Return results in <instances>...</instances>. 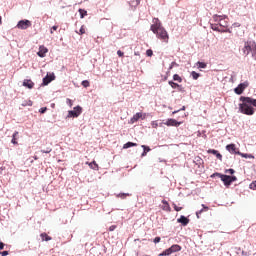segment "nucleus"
<instances>
[{
    "label": "nucleus",
    "instance_id": "ddd939ff",
    "mask_svg": "<svg viewBox=\"0 0 256 256\" xmlns=\"http://www.w3.org/2000/svg\"><path fill=\"white\" fill-rule=\"evenodd\" d=\"M55 79V75H49L47 74L44 78H43V85H49L51 83V81H53Z\"/></svg>",
    "mask_w": 256,
    "mask_h": 256
},
{
    "label": "nucleus",
    "instance_id": "a211bd4d",
    "mask_svg": "<svg viewBox=\"0 0 256 256\" xmlns=\"http://www.w3.org/2000/svg\"><path fill=\"white\" fill-rule=\"evenodd\" d=\"M162 203H163V206H162L163 211L171 212V206L169 205V202H167V200H162Z\"/></svg>",
    "mask_w": 256,
    "mask_h": 256
},
{
    "label": "nucleus",
    "instance_id": "393cba45",
    "mask_svg": "<svg viewBox=\"0 0 256 256\" xmlns=\"http://www.w3.org/2000/svg\"><path fill=\"white\" fill-rule=\"evenodd\" d=\"M173 81H178V83H182L183 78H181V76H179V74H174L173 75Z\"/></svg>",
    "mask_w": 256,
    "mask_h": 256
},
{
    "label": "nucleus",
    "instance_id": "4d7b16f0",
    "mask_svg": "<svg viewBox=\"0 0 256 256\" xmlns=\"http://www.w3.org/2000/svg\"><path fill=\"white\" fill-rule=\"evenodd\" d=\"M181 111H185V106L182 107Z\"/></svg>",
    "mask_w": 256,
    "mask_h": 256
},
{
    "label": "nucleus",
    "instance_id": "79ce46f5",
    "mask_svg": "<svg viewBox=\"0 0 256 256\" xmlns=\"http://www.w3.org/2000/svg\"><path fill=\"white\" fill-rule=\"evenodd\" d=\"M117 55H118L119 57H123V56L125 55V53H123V51H121V50H118V51H117Z\"/></svg>",
    "mask_w": 256,
    "mask_h": 256
},
{
    "label": "nucleus",
    "instance_id": "f704fd0d",
    "mask_svg": "<svg viewBox=\"0 0 256 256\" xmlns=\"http://www.w3.org/2000/svg\"><path fill=\"white\" fill-rule=\"evenodd\" d=\"M218 25L220 29H226L225 27H227V22H224V23L219 22Z\"/></svg>",
    "mask_w": 256,
    "mask_h": 256
},
{
    "label": "nucleus",
    "instance_id": "c03bdc74",
    "mask_svg": "<svg viewBox=\"0 0 256 256\" xmlns=\"http://www.w3.org/2000/svg\"><path fill=\"white\" fill-rule=\"evenodd\" d=\"M230 181H231V183L237 181V177L236 176H230Z\"/></svg>",
    "mask_w": 256,
    "mask_h": 256
},
{
    "label": "nucleus",
    "instance_id": "c756f323",
    "mask_svg": "<svg viewBox=\"0 0 256 256\" xmlns=\"http://www.w3.org/2000/svg\"><path fill=\"white\" fill-rule=\"evenodd\" d=\"M90 85H91V83H90L88 80H83V81H82V86H83V87L87 88V87H89Z\"/></svg>",
    "mask_w": 256,
    "mask_h": 256
},
{
    "label": "nucleus",
    "instance_id": "37998d69",
    "mask_svg": "<svg viewBox=\"0 0 256 256\" xmlns=\"http://www.w3.org/2000/svg\"><path fill=\"white\" fill-rule=\"evenodd\" d=\"M226 173H229L230 175H233L235 173L234 169H228L226 170Z\"/></svg>",
    "mask_w": 256,
    "mask_h": 256
},
{
    "label": "nucleus",
    "instance_id": "9b49d317",
    "mask_svg": "<svg viewBox=\"0 0 256 256\" xmlns=\"http://www.w3.org/2000/svg\"><path fill=\"white\" fill-rule=\"evenodd\" d=\"M211 29L213 31H218L219 33H231V31H229V29L221 28V26H219V24H212Z\"/></svg>",
    "mask_w": 256,
    "mask_h": 256
},
{
    "label": "nucleus",
    "instance_id": "de8ad7c7",
    "mask_svg": "<svg viewBox=\"0 0 256 256\" xmlns=\"http://www.w3.org/2000/svg\"><path fill=\"white\" fill-rule=\"evenodd\" d=\"M220 17H221V16L215 15V16H213V19H214V21H221Z\"/></svg>",
    "mask_w": 256,
    "mask_h": 256
},
{
    "label": "nucleus",
    "instance_id": "f03ea898",
    "mask_svg": "<svg viewBox=\"0 0 256 256\" xmlns=\"http://www.w3.org/2000/svg\"><path fill=\"white\" fill-rule=\"evenodd\" d=\"M240 101L242 102L239 104V110L243 113V115H254L256 107V99L251 97L241 96Z\"/></svg>",
    "mask_w": 256,
    "mask_h": 256
},
{
    "label": "nucleus",
    "instance_id": "aec40b11",
    "mask_svg": "<svg viewBox=\"0 0 256 256\" xmlns=\"http://www.w3.org/2000/svg\"><path fill=\"white\" fill-rule=\"evenodd\" d=\"M237 155H240V157H243L244 159H255V156H253L252 154H245V153H241V152H236Z\"/></svg>",
    "mask_w": 256,
    "mask_h": 256
},
{
    "label": "nucleus",
    "instance_id": "6e6552de",
    "mask_svg": "<svg viewBox=\"0 0 256 256\" xmlns=\"http://www.w3.org/2000/svg\"><path fill=\"white\" fill-rule=\"evenodd\" d=\"M31 27V21L29 20H21L17 24L18 29H29Z\"/></svg>",
    "mask_w": 256,
    "mask_h": 256
},
{
    "label": "nucleus",
    "instance_id": "5fc2aeb1",
    "mask_svg": "<svg viewBox=\"0 0 256 256\" xmlns=\"http://www.w3.org/2000/svg\"><path fill=\"white\" fill-rule=\"evenodd\" d=\"M67 101H68L70 106L73 105V103L71 102V99H67Z\"/></svg>",
    "mask_w": 256,
    "mask_h": 256
},
{
    "label": "nucleus",
    "instance_id": "4be33fe9",
    "mask_svg": "<svg viewBox=\"0 0 256 256\" xmlns=\"http://www.w3.org/2000/svg\"><path fill=\"white\" fill-rule=\"evenodd\" d=\"M116 197H118V199H127V197H131V194L129 193H119L116 195Z\"/></svg>",
    "mask_w": 256,
    "mask_h": 256
},
{
    "label": "nucleus",
    "instance_id": "a19ab883",
    "mask_svg": "<svg viewBox=\"0 0 256 256\" xmlns=\"http://www.w3.org/2000/svg\"><path fill=\"white\" fill-rule=\"evenodd\" d=\"M216 157H217V159H219V161H223V155H221V153H217L216 154Z\"/></svg>",
    "mask_w": 256,
    "mask_h": 256
},
{
    "label": "nucleus",
    "instance_id": "bb28decb",
    "mask_svg": "<svg viewBox=\"0 0 256 256\" xmlns=\"http://www.w3.org/2000/svg\"><path fill=\"white\" fill-rule=\"evenodd\" d=\"M17 135H19V132H14V134H13V138H12V141H11V143H13V145H17Z\"/></svg>",
    "mask_w": 256,
    "mask_h": 256
},
{
    "label": "nucleus",
    "instance_id": "6ab92c4d",
    "mask_svg": "<svg viewBox=\"0 0 256 256\" xmlns=\"http://www.w3.org/2000/svg\"><path fill=\"white\" fill-rule=\"evenodd\" d=\"M168 85H170V87H172V89H178L179 91H182L181 85H179L173 81H169Z\"/></svg>",
    "mask_w": 256,
    "mask_h": 256
},
{
    "label": "nucleus",
    "instance_id": "2eb2a0df",
    "mask_svg": "<svg viewBox=\"0 0 256 256\" xmlns=\"http://www.w3.org/2000/svg\"><path fill=\"white\" fill-rule=\"evenodd\" d=\"M23 87H27V89H33V87H35V83L30 79H25L23 81Z\"/></svg>",
    "mask_w": 256,
    "mask_h": 256
},
{
    "label": "nucleus",
    "instance_id": "4468645a",
    "mask_svg": "<svg viewBox=\"0 0 256 256\" xmlns=\"http://www.w3.org/2000/svg\"><path fill=\"white\" fill-rule=\"evenodd\" d=\"M177 223H181L183 227H187V225H189V218L185 216H180V218L177 219Z\"/></svg>",
    "mask_w": 256,
    "mask_h": 256
},
{
    "label": "nucleus",
    "instance_id": "8fccbe9b",
    "mask_svg": "<svg viewBox=\"0 0 256 256\" xmlns=\"http://www.w3.org/2000/svg\"><path fill=\"white\" fill-rule=\"evenodd\" d=\"M5 249V244L3 242H0V251H3Z\"/></svg>",
    "mask_w": 256,
    "mask_h": 256
},
{
    "label": "nucleus",
    "instance_id": "473e14b6",
    "mask_svg": "<svg viewBox=\"0 0 256 256\" xmlns=\"http://www.w3.org/2000/svg\"><path fill=\"white\" fill-rule=\"evenodd\" d=\"M172 205H173V207H174V210H176L177 212L183 210V207H179V206H177V204H175V203H173Z\"/></svg>",
    "mask_w": 256,
    "mask_h": 256
},
{
    "label": "nucleus",
    "instance_id": "f8f14e48",
    "mask_svg": "<svg viewBox=\"0 0 256 256\" xmlns=\"http://www.w3.org/2000/svg\"><path fill=\"white\" fill-rule=\"evenodd\" d=\"M48 52H49V49H47V47L40 46L37 55L38 57H45V55H47Z\"/></svg>",
    "mask_w": 256,
    "mask_h": 256
},
{
    "label": "nucleus",
    "instance_id": "09e8293b",
    "mask_svg": "<svg viewBox=\"0 0 256 256\" xmlns=\"http://www.w3.org/2000/svg\"><path fill=\"white\" fill-rule=\"evenodd\" d=\"M115 229H117V226L115 225H112L109 227V231H115Z\"/></svg>",
    "mask_w": 256,
    "mask_h": 256
},
{
    "label": "nucleus",
    "instance_id": "423d86ee",
    "mask_svg": "<svg viewBox=\"0 0 256 256\" xmlns=\"http://www.w3.org/2000/svg\"><path fill=\"white\" fill-rule=\"evenodd\" d=\"M249 87V82L246 81L244 83H240L238 85V87H236L234 89V93H236V95H242L243 91H245V89H247Z\"/></svg>",
    "mask_w": 256,
    "mask_h": 256
},
{
    "label": "nucleus",
    "instance_id": "6e6d98bb",
    "mask_svg": "<svg viewBox=\"0 0 256 256\" xmlns=\"http://www.w3.org/2000/svg\"><path fill=\"white\" fill-rule=\"evenodd\" d=\"M3 23V21H2V18H1V16H0V25Z\"/></svg>",
    "mask_w": 256,
    "mask_h": 256
},
{
    "label": "nucleus",
    "instance_id": "7ed1b4c3",
    "mask_svg": "<svg viewBox=\"0 0 256 256\" xmlns=\"http://www.w3.org/2000/svg\"><path fill=\"white\" fill-rule=\"evenodd\" d=\"M244 55H249L251 53L253 59L256 60V43L255 41H246L242 49Z\"/></svg>",
    "mask_w": 256,
    "mask_h": 256
},
{
    "label": "nucleus",
    "instance_id": "9d476101",
    "mask_svg": "<svg viewBox=\"0 0 256 256\" xmlns=\"http://www.w3.org/2000/svg\"><path fill=\"white\" fill-rule=\"evenodd\" d=\"M164 125H166L167 127H179V125H181V122L170 118L166 122H164Z\"/></svg>",
    "mask_w": 256,
    "mask_h": 256
},
{
    "label": "nucleus",
    "instance_id": "e433bc0d",
    "mask_svg": "<svg viewBox=\"0 0 256 256\" xmlns=\"http://www.w3.org/2000/svg\"><path fill=\"white\" fill-rule=\"evenodd\" d=\"M79 35H85V26H81L79 30Z\"/></svg>",
    "mask_w": 256,
    "mask_h": 256
},
{
    "label": "nucleus",
    "instance_id": "f257e3e1",
    "mask_svg": "<svg viewBox=\"0 0 256 256\" xmlns=\"http://www.w3.org/2000/svg\"><path fill=\"white\" fill-rule=\"evenodd\" d=\"M152 23L150 30L156 35L157 39H160V41L164 43H169V33H167V30L163 27L161 20H159V18H153Z\"/></svg>",
    "mask_w": 256,
    "mask_h": 256
},
{
    "label": "nucleus",
    "instance_id": "c9c22d12",
    "mask_svg": "<svg viewBox=\"0 0 256 256\" xmlns=\"http://www.w3.org/2000/svg\"><path fill=\"white\" fill-rule=\"evenodd\" d=\"M146 55H147V57H153V50L148 49V50L146 51Z\"/></svg>",
    "mask_w": 256,
    "mask_h": 256
},
{
    "label": "nucleus",
    "instance_id": "72a5a7b5",
    "mask_svg": "<svg viewBox=\"0 0 256 256\" xmlns=\"http://www.w3.org/2000/svg\"><path fill=\"white\" fill-rule=\"evenodd\" d=\"M208 153H210L211 155H217L219 153V151H217L215 149H209Z\"/></svg>",
    "mask_w": 256,
    "mask_h": 256
},
{
    "label": "nucleus",
    "instance_id": "49530a36",
    "mask_svg": "<svg viewBox=\"0 0 256 256\" xmlns=\"http://www.w3.org/2000/svg\"><path fill=\"white\" fill-rule=\"evenodd\" d=\"M0 255L1 256H7V255H9V251L0 252Z\"/></svg>",
    "mask_w": 256,
    "mask_h": 256
},
{
    "label": "nucleus",
    "instance_id": "13d9d810",
    "mask_svg": "<svg viewBox=\"0 0 256 256\" xmlns=\"http://www.w3.org/2000/svg\"><path fill=\"white\" fill-rule=\"evenodd\" d=\"M175 113H179V111H174L173 114L175 115Z\"/></svg>",
    "mask_w": 256,
    "mask_h": 256
},
{
    "label": "nucleus",
    "instance_id": "3c124183",
    "mask_svg": "<svg viewBox=\"0 0 256 256\" xmlns=\"http://www.w3.org/2000/svg\"><path fill=\"white\" fill-rule=\"evenodd\" d=\"M47 111V107L41 108L40 113H45Z\"/></svg>",
    "mask_w": 256,
    "mask_h": 256
},
{
    "label": "nucleus",
    "instance_id": "4c0bfd02",
    "mask_svg": "<svg viewBox=\"0 0 256 256\" xmlns=\"http://www.w3.org/2000/svg\"><path fill=\"white\" fill-rule=\"evenodd\" d=\"M142 148L144 151H146V153H149V151H151V148H149V146L142 145Z\"/></svg>",
    "mask_w": 256,
    "mask_h": 256
},
{
    "label": "nucleus",
    "instance_id": "dca6fc26",
    "mask_svg": "<svg viewBox=\"0 0 256 256\" xmlns=\"http://www.w3.org/2000/svg\"><path fill=\"white\" fill-rule=\"evenodd\" d=\"M227 151H229V153H234L235 155H237V153L239 151H237V147L235 146V144H229L226 146Z\"/></svg>",
    "mask_w": 256,
    "mask_h": 256
},
{
    "label": "nucleus",
    "instance_id": "412c9836",
    "mask_svg": "<svg viewBox=\"0 0 256 256\" xmlns=\"http://www.w3.org/2000/svg\"><path fill=\"white\" fill-rule=\"evenodd\" d=\"M202 207H203V209H201L200 211L196 212L197 219H199V217H200L199 215H201V213H203V211H205V212L209 211V207L205 206V204H202Z\"/></svg>",
    "mask_w": 256,
    "mask_h": 256
},
{
    "label": "nucleus",
    "instance_id": "39448f33",
    "mask_svg": "<svg viewBox=\"0 0 256 256\" xmlns=\"http://www.w3.org/2000/svg\"><path fill=\"white\" fill-rule=\"evenodd\" d=\"M215 175L217 177H220L221 181H223L224 185L226 187H229V185H231V176L229 175H223V174H219V173H215L213 174L211 177H215Z\"/></svg>",
    "mask_w": 256,
    "mask_h": 256
},
{
    "label": "nucleus",
    "instance_id": "ea45409f",
    "mask_svg": "<svg viewBox=\"0 0 256 256\" xmlns=\"http://www.w3.org/2000/svg\"><path fill=\"white\" fill-rule=\"evenodd\" d=\"M53 151L52 148H47L46 150H41V153H51Z\"/></svg>",
    "mask_w": 256,
    "mask_h": 256
},
{
    "label": "nucleus",
    "instance_id": "5701e85b",
    "mask_svg": "<svg viewBox=\"0 0 256 256\" xmlns=\"http://www.w3.org/2000/svg\"><path fill=\"white\" fill-rule=\"evenodd\" d=\"M40 237L42 239V241H51V236L47 235V233H42L40 234Z\"/></svg>",
    "mask_w": 256,
    "mask_h": 256
},
{
    "label": "nucleus",
    "instance_id": "864d4df0",
    "mask_svg": "<svg viewBox=\"0 0 256 256\" xmlns=\"http://www.w3.org/2000/svg\"><path fill=\"white\" fill-rule=\"evenodd\" d=\"M196 161H197L198 163H201L202 160H201V158L197 157V158H196Z\"/></svg>",
    "mask_w": 256,
    "mask_h": 256
},
{
    "label": "nucleus",
    "instance_id": "603ef678",
    "mask_svg": "<svg viewBox=\"0 0 256 256\" xmlns=\"http://www.w3.org/2000/svg\"><path fill=\"white\" fill-rule=\"evenodd\" d=\"M145 155H147V151H143V153H142V157H145Z\"/></svg>",
    "mask_w": 256,
    "mask_h": 256
},
{
    "label": "nucleus",
    "instance_id": "20e7f679",
    "mask_svg": "<svg viewBox=\"0 0 256 256\" xmlns=\"http://www.w3.org/2000/svg\"><path fill=\"white\" fill-rule=\"evenodd\" d=\"M181 250V246L174 244L172 245L170 248L164 250L160 256H167V255H171L172 253H177V251Z\"/></svg>",
    "mask_w": 256,
    "mask_h": 256
},
{
    "label": "nucleus",
    "instance_id": "58836bf2",
    "mask_svg": "<svg viewBox=\"0 0 256 256\" xmlns=\"http://www.w3.org/2000/svg\"><path fill=\"white\" fill-rule=\"evenodd\" d=\"M59 29V26H53L50 30L51 35H53V31H57Z\"/></svg>",
    "mask_w": 256,
    "mask_h": 256
},
{
    "label": "nucleus",
    "instance_id": "0eeeda50",
    "mask_svg": "<svg viewBox=\"0 0 256 256\" xmlns=\"http://www.w3.org/2000/svg\"><path fill=\"white\" fill-rule=\"evenodd\" d=\"M81 113H83V108H81V106H76L73 110L68 112V117H79Z\"/></svg>",
    "mask_w": 256,
    "mask_h": 256
},
{
    "label": "nucleus",
    "instance_id": "2f4dec72",
    "mask_svg": "<svg viewBox=\"0 0 256 256\" xmlns=\"http://www.w3.org/2000/svg\"><path fill=\"white\" fill-rule=\"evenodd\" d=\"M249 188L252 189L253 191H256V180L249 185Z\"/></svg>",
    "mask_w": 256,
    "mask_h": 256
},
{
    "label": "nucleus",
    "instance_id": "b1692460",
    "mask_svg": "<svg viewBox=\"0 0 256 256\" xmlns=\"http://www.w3.org/2000/svg\"><path fill=\"white\" fill-rule=\"evenodd\" d=\"M129 147H137V143L127 142L124 144L123 149H129Z\"/></svg>",
    "mask_w": 256,
    "mask_h": 256
},
{
    "label": "nucleus",
    "instance_id": "cd10ccee",
    "mask_svg": "<svg viewBox=\"0 0 256 256\" xmlns=\"http://www.w3.org/2000/svg\"><path fill=\"white\" fill-rule=\"evenodd\" d=\"M191 76H192V78H193L194 80H197V79H199V77H201V74H199V73H197V72H195V71H192V72H191Z\"/></svg>",
    "mask_w": 256,
    "mask_h": 256
},
{
    "label": "nucleus",
    "instance_id": "7c9ffc66",
    "mask_svg": "<svg viewBox=\"0 0 256 256\" xmlns=\"http://www.w3.org/2000/svg\"><path fill=\"white\" fill-rule=\"evenodd\" d=\"M151 127H152V129H157V127H159V123L157 121H152Z\"/></svg>",
    "mask_w": 256,
    "mask_h": 256
},
{
    "label": "nucleus",
    "instance_id": "c85d7f7f",
    "mask_svg": "<svg viewBox=\"0 0 256 256\" xmlns=\"http://www.w3.org/2000/svg\"><path fill=\"white\" fill-rule=\"evenodd\" d=\"M79 13H80L81 19H83L85 17V15H87V11H85L83 9H79Z\"/></svg>",
    "mask_w": 256,
    "mask_h": 256
},
{
    "label": "nucleus",
    "instance_id": "1a4fd4ad",
    "mask_svg": "<svg viewBox=\"0 0 256 256\" xmlns=\"http://www.w3.org/2000/svg\"><path fill=\"white\" fill-rule=\"evenodd\" d=\"M146 115L141 113V112H137L136 114L133 115V117L130 119V123H137L138 120L140 119H145Z\"/></svg>",
    "mask_w": 256,
    "mask_h": 256
},
{
    "label": "nucleus",
    "instance_id": "a878e982",
    "mask_svg": "<svg viewBox=\"0 0 256 256\" xmlns=\"http://www.w3.org/2000/svg\"><path fill=\"white\" fill-rule=\"evenodd\" d=\"M198 69H206L207 63L205 62H197Z\"/></svg>",
    "mask_w": 256,
    "mask_h": 256
},
{
    "label": "nucleus",
    "instance_id": "f3484780",
    "mask_svg": "<svg viewBox=\"0 0 256 256\" xmlns=\"http://www.w3.org/2000/svg\"><path fill=\"white\" fill-rule=\"evenodd\" d=\"M87 165H89L90 169H93L94 171H99V164L96 161L87 162Z\"/></svg>",
    "mask_w": 256,
    "mask_h": 256
},
{
    "label": "nucleus",
    "instance_id": "a18cd8bd",
    "mask_svg": "<svg viewBox=\"0 0 256 256\" xmlns=\"http://www.w3.org/2000/svg\"><path fill=\"white\" fill-rule=\"evenodd\" d=\"M154 243H161V237L154 238Z\"/></svg>",
    "mask_w": 256,
    "mask_h": 256
}]
</instances>
